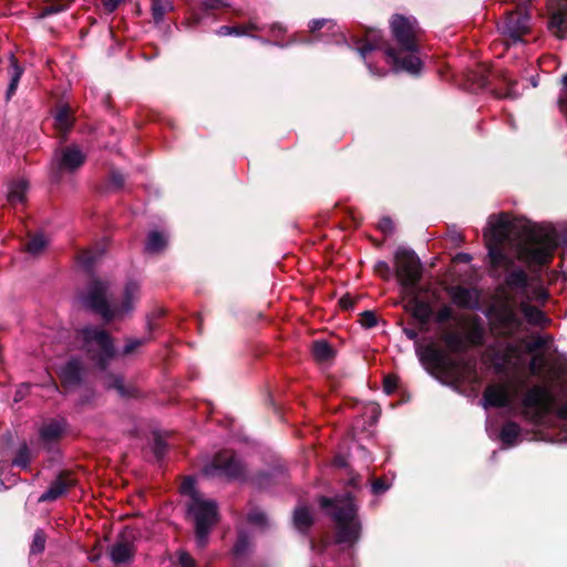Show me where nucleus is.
<instances>
[{
	"label": "nucleus",
	"mask_w": 567,
	"mask_h": 567,
	"mask_svg": "<svg viewBox=\"0 0 567 567\" xmlns=\"http://www.w3.org/2000/svg\"><path fill=\"white\" fill-rule=\"evenodd\" d=\"M21 70L20 68L18 66V64L16 62L12 63V73H11V80H10V84H9V87H8V92H7V96L8 99L11 97V95L16 92V89L18 86V83L20 81V78H21Z\"/></svg>",
	"instance_id": "c9c22d12"
},
{
	"label": "nucleus",
	"mask_w": 567,
	"mask_h": 567,
	"mask_svg": "<svg viewBox=\"0 0 567 567\" xmlns=\"http://www.w3.org/2000/svg\"><path fill=\"white\" fill-rule=\"evenodd\" d=\"M102 1H103L104 8L109 12H113L120 6V3L123 2L124 0H102Z\"/></svg>",
	"instance_id": "603ef678"
},
{
	"label": "nucleus",
	"mask_w": 567,
	"mask_h": 567,
	"mask_svg": "<svg viewBox=\"0 0 567 567\" xmlns=\"http://www.w3.org/2000/svg\"><path fill=\"white\" fill-rule=\"evenodd\" d=\"M179 488L183 495H187L190 498L187 505L188 514L195 523L197 546L203 548L207 544L213 526L218 520L217 504L212 499L203 497L196 491L193 477L184 478Z\"/></svg>",
	"instance_id": "39448f33"
},
{
	"label": "nucleus",
	"mask_w": 567,
	"mask_h": 567,
	"mask_svg": "<svg viewBox=\"0 0 567 567\" xmlns=\"http://www.w3.org/2000/svg\"><path fill=\"white\" fill-rule=\"evenodd\" d=\"M374 270L383 279H389L391 276L390 266L385 261L377 262Z\"/></svg>",
	"instance_id": "c03bdc74"
},
{
	"label": "nucleus",
	"mask_w": 567,
	"mask_h": 567,
	"mask_svg": "<svg viewBox=\"0 0 567 567\" xmlns=\"http://www.w3.org/2000/svg\"><path fill=\"white\" fill-rule=\"evenodd\" d=\"M312 354L318 362H328L333 358L334 351L327 341L318 340L312 344Z\"/></svg>",
	"instance_id": "bb28decb"
},
{
	"label": "nucleus",
	"mask_w": 567,
	"mask_h": 567,
	"mask_svg": "<svg viewBox=\"0 0 567 567\" xmlns=\"http://www.w3.org/2000/svg\"><path fill=\"white\" fill-rule=\"evenodd\" d=\"M45 547V536L42 530H37L33 536V542L31 545V553L39 554L44 550Z\"/></svg>",
	"instance_id": "4c0bfd02"
},
{
	"label": "nucleus",
	"mask_w": 567,
	"mask_h": 567,
	"mask_svg": "<svg viewBox=\"0 0 567 567\" xmlns=\"http://www.w3.org/2000/svg\"><path fill=\"white\" fill-rule=\"evenodd\" d=\"M333 22L331 20H327V19H318V20H313L310 22V30L313 32V31H317L323 27H328L329 29H331L333 27Z\"/></svg>",
	"instance_id": "a18cd8bd"
},
{
	"label": "nucleus",
	"mask_w": 567,
	"mask_h": 567,
	"mask_svg": "<svg viewBox=\"0 0 567 567\" xmlns=\"http://www.w3.org/2000/svg\"><path fill=\"white\" fill-rule=\"evenodd\" d=\"M107 386L117 390V392L121 395H125L126 394V392L124 390L123 380L121 378H118V377L114 378L113 383L107 384Z\"/></svg>",
	"instance_id": "49530a36"
},
{
	"label": "nucleus",
	"mask_w": 567,
	"mask_h": 567,
	"mask_svg": "<svg viewBox=\"0 0 567 567\" xmlns=\"http://www.w3.org/2000/svg\"><path fill=\"white\" fill-rule=\"evenodd\" d=\"M141 341L140 340H133V341H130L127 342V344L125 346L124 348V353H131L132 351H134L137 347L141 346Z\"/></svg>",
	"instance_id": "5fc2aeb1"
},
{
	"label": "nucleus",
	"mask_w": 567,
	"mask_h": 567,
	"mask_svg": "<svg viewBox=\"0 0 567 567\" xmlns=\"http://www.w3.org/2000/svg\"><path fill=\"white\" fill-rule=\"evenodd\" d=\"M395 272L403 289L412 292L422 276L421 262L412 250L399 249L395 252Z\"/></svg>",
	"instance_id": "9d476101"
},
{
	"label": "nucleus",
	"mask_w": 567,
	"mask_h": 567,
	"mask_svg": "<svg viewBox=\"0 0 567 567\" xmlns=\"http://www.w3.org/2000/svg\"><path fill=\"white\" fill-rule=\"evenodd\" d=\"M248 522L252 525L264 526L267 523V517L262 512L254 511L248 515Z\"/></svg>",
	"instance_id": "a19ab883"
},
{
	"label": "nucleus",
	"mask_w": 567,
	"mask_h": 567,
	"mask_svg": "<svg viewBox=\"0 0 567 567\" xmlns=\"http://www.w3.org/2000/svg\"><path fill=\"white\" fill-rule=\"evenodd\" d=\"M431 315L430 306L425 302L414 300V316L422 321L429 320Z\"/></svg>",
	"instance_id": "e433bc0d"
},
{
	"label": "nucleus",
	"mask_w": 567,
	"mask_h": 567,
	"mask_svg": "<svg viewBox=\"0 0 567 567\" xmlns=\"http://www.w3.org/2000/svg\"><path fill=\"white\" fill-rule=\"evenodd\" d=\"M99 557H100V555H99V554L91 555V556H90V560L95 561V560H97V559H99Z\"/></svg>",
	"instance_id": "052dcab7"
},
{
	"label": "nucleus",
	"mask_w": 567,
	"mask_h": 567,
	"mask_svg": "<svg viewBox=\"0 0 567 567\" xmlns=\"http://www.w3.org/2000/svg\"><path fill=\"white\" fill-rule=\"evenodd\" d=\"M173 0H152V16L156 23L163 21L166 13L173 10Z\"/></svg>",
	"instance_id": "c85d7f7f"
},
{
	"label": "nucleus",
	"mask_w": 567,
	"mask_h": 567,
	"mask_svg": "<svg viewBox=\"0 0 567 567\" xmlns=\"http://www.w3.org/2000/svg\"><path fill=\"white\" fill-rule=\"evenodd\" d=\"M74 117L72 114V110L68 105H62L59 107L55 114V127L60 132L66 133L73 125Z\"/></svg>",
	"instance_id": "393cba45"
},
{
	"label": "nucleus",
	"mask_w": 567,
	"mask_h": 567,
	"mask_svg": "<svg viewBox=\"0 0 567 567\" xmlns=\"http://www.w3.org/2000/svg\"><path fill=\"white\" fill-rule=\"evenodd\" d=\"M441 339L451 352L460 353L468 349L465 338L461 332L446 331L442 334Z\"/></svg>",
	"instance_id": "4be33fe9"
},
{
	"label": "nucleus",
	"mask_w": 567,
	"mask_h": 567,
	"mask_svg": "<svg viewBox=\"0 0 567 567\" xmlns=\"http://www.w3.org/2000/svg\"><path fill=\"white\" fill-rule=\"evenodd\" d=\"M520 434V427L515 422H507L501 430V440L507 445H514Z\"/></svg>",
	"instance_id": "7c9ffc66"
},
{
	"label": "nucleus",
	"mask_w": 567,
	"mask_h": 567,
	"mask_svg": "<svg viewBox=\"0 0 567 567\" xmlns=\"http://www.w3.org/2000/svg\"><path fill=\"white\" fill-rule=\"evenodd\" d=\"M83 347L96 364L104 369L107 361L114 355V347L110 336L96 328L86 327L80 332Z\"/></svg>",
	"instance_id": "0eeeda50"
},
{
	"label": "nucleus",
	"mask_w": 567,
	"mask_h": 567,
	"mask_svg": "<svg viewBox=\"0 0 567 567\" xmlns=\"http://www.w3.org/2000/svg\"><path fill=\"white\" fill-rule=\"evenodd\" d=\"M134 553L133 544L126 540H120L111 549V559L115 564L128 561Z\"/></svg>",
	"instance_id": "412c9836"
},
{
	"label": "nucleus",
	"mask_w": 567,
	"mask_h": 567,
	"mask_svg": "<svg viewBox=\"0 0 567 567\" xmlns=\"http://www.w3.org/2000/svg\"><path fill=\"white\" fill-rule=\"evenodd\" d=\"M368 68L370 69V71L373 73V74H377V75H384L386 72L385 71H374L372 65L370 63H368Z\"/></svg>",
	"instance_id": "bf43d9fd"
},
{
	"label": "nucleus",
	"mask_w": 567,
	"mask_h": 567,
	"mask_svg": "<svg viewBox=\"0 0 567 567\" xmlns=\"http://www.w3.org/2000/svg\"><path fill=\"white\" fill-rule=\"evenodd\" d=\"M166 244L167 239L164 234L152 231L147 237L145 249L151 254H156L162 251L166 247Z\"/></svg>",
	"instance_id": "c756f323"
},
{
	"label": "nucleus",
	"mask_w": 567,
	"mask_h": 567,
	"mask_svg": "<svg viewBox=\"0 0 567 567\" xmlns=\"http://www.w3.org/2000/svg\"><path fill=\"white\" fill-rule=\"evenodd\" d=\"M246 33H247V28L243 27V25H238V27H227V25H224V27H220L217 30V34L221 35V37H225V35H243V34H246Z\"/></svg>",
	"instance_id": "58836bf2"
},
{
	"label": "nucleus",
	"mask_w": 567,
	"mask_h": 567,
	"mask_svg": "<svg viewBox=\"0 0 567 567\" xmlns=\"http://www.w3.org/2000/svg\"><path fill=\"white\" fill-rule=\"evenodd\" d=\"M323 508L332 506L331 516L337 527V542L353 545L360 537V523L357 518V507L350 494L343 497L329 499L321 497Z\"/></svg>",
	"instance_id": "423d86ee"
},
{
	"label": "nucleus",
	"mask_w": 567,
	"mask_h": 567,
	"mask_svg": "<svg viewBox=\"0 0 567 567\" xmlns=\"http://www.w3.org/2000/svg\"><path fill=\"white\" fill-rule=\"evenodd\" d=\"M389 45L383 41L380 31L369 30L365 34V43L359 48L360 54L365 59L367 54L373 50H383L385 52Z\"/></svg>",
	"instance_id": "aec40b11"
},
{
	"label": "nucleus",
	"mask_w": 567,
	"mask_h": 567,
	"mask_svg": "<svg viewBox=\"0 0 567 567\" xmlns=\"http://www.w3.org/2000/svg\"><path fill=\"white\" fill-rule=\"evenodd\" d=\"M248 547H249L248 539L244 535H240L238 540L236 542V544L234 546V554L236 556H240V555L246 553Z\"/></svg>",
	"instance_id": "37998d69"
},
{
	"label": "nucleus",
	"mask_w": 567,
	"mask_h": 567,
	"mask_svg": "<svg viewBox=\"0 0 567 567\" xmlns=\"http://www.w3.org/2000/svg\"><path fill=\"white\" fill-rule=\"evenodd\" d=\"M244 472L241 462L230 451L218 453L204 468L205 475L239 478Z\"/></svg>",
	"instance_id": "f8f14e48"
},
{
	"label": "nucleus",
	"mask_w": 567,
	"mask_h": 567,
	"mask_svg": "<svg viewBox=\"0 0 567 567\" xmlns=\"http://www.w3.org/2000/svg\"><path fill=\"white\" fill-rule=\"evenodd\" d=\"M95 260V257L93 256V254L86 251V252H83L81 256H80V262L83 264V266L85 267H90Z\"/></svg>",
	"instance_id": "09e8293b"
},
{
	"label": "nucleus",
	"mask_w": 567,
	"mask_h": 567,
	"mask_svg": "<svg viewBox=\"0 0 567 567\" xmlns=\"http://www.w3.org/2000/svg\"><path fill=\"white\" fill-rule=\"evenodd\" d=\"M81 363L78 360L69 361L60 371V378L64 386H73L81 379Z\"/></svg>",
	"instance_id": "6ab92c4d"
},
{
	"label": "nucleus",
	"mask_w": 567,
	"mask_h": 567,
	"mask_svg": "<svg viewBox=\"0 0 567 567\" xmlns=\"http://www.w3.org/2000/svg\"><path fill=\"white\" fill-rule=\"evenodd\" d=\"M506 281L511 287L525 288L527 282V276L523 270H516L509 274Z\"/></svg>",
	"instance_id": "72a5a7b5"
},
{
	"label": "nucleus",
	"mask_w": 567,
	"mask_h": 567,
	"mask_svg": "<svg viewBox=\"0 0 567 567\" xmlns=\"http://www.w3.org/2000/svg\"><path fill=\"white\" fill-rule=\"evenodd\" d=\"M396 386V379L394 377L388 375L384 379V389L388 393L392 392Z\"/></svg>",
	"instance_id": "864d4df0"
},
{
	"label": "nucleus",
	"mask_w": 567,
	"mask_h": 567,
	"mask_svg": "<svg viewBox=\"0 0 567 567\" xmlns=\"http://www.w3.org/2000/svg\"><path fill=\"white\" fill-rule=\"evenodd\" d=\"M107 290L105 282L94 280L82 297L83 303L105 321L124 319L134 310L141 295L140 284L133 280L125 284L120 297L112 302L106 300Z\"/></svg>",
	"instance_id": "20e7f679"
},
{
	"label": "nucleus",
	"mask_w": 567,
	"mask_h": 567,
	"mask_svg": "<svg viewBox=\"0 0 567 567\" xmlns=\"http://www.w3.org/2000/svg\"><path fill=\"white\" fill-rule=\"evenodd\" d=\"M21 70L20 68L18 66V64L16 62L12 63V73H11V80H10V84H9V87H8V92H7V96L8 99L11 97V95L16 92V89L18 86V83L20 81V78H21Z\"/></svg>",
	"instance_id": "f704fd0d"
},
{
	"label": "nucleus",
	"mask_w": 567,
	"mask_h": 567,
	"mask_svg": "<svg viewBox=\"0 0 567 567\" xmlns=\"http://www.w3.org/2000/svg\"><path fill=\"white\" fill-rule=\"evenodd\" d=\"M432 360L457 382H475L476 371L475 362L464 357L452 358L441 351L432 350L430 352Z\"/></svg>",
	"instance_id": "1a4fd4ad"
},
{
	"label": "nucleus",
	"mask_w": 567,
	"mask_h": 567,
	"mask_svg": "<svg viewBox=\"0 0 567 567\" xmlns=\"http://www.w3.org/2000/svg\"><path fill=\"white\" fill-rule=\"evenodd\" d=\"M336 462H337V464H338V465H340V466L344 465V463H343L342 461H340V460H337Z\"/></svg>",
	"instance_id": "680f3d73"
},
{
	"label": "nucleus",
	"mask_w": 567,
	"mask_h": 567,
	"mask_svg": "<svg viewBox=\"0 0 567 567\" xmlns=\"http://www.w3.org/2000/svg\"><path fill=\"white\" fill-rule=\"evenodd\" d=\"M549 32L558 38H567V0H547Z\"/></svg>",
	"instance_id": "ddd939ff"
},
{
	"label": "nucleus",
	"mask_w": 567,
	"mask_h": 567,
	"mask_svg": "<svg viewBox=\"0 0 567 567\" xmlns=\"http://www.w3.org/2000/svg\"><path fill=\"white\" fill-rule=\"evenodd\" d=\"M389 488V485L385 484L382 480H375L372 484V489L374 493H382Z\"/></svg>",
	"instance_id": "3c124183"
},
{
	"label": "nucleus",
	"mask_w": 567,
	"mask_h": 567,
	"mask_svg": "<svg viewBox=\"0 0 567 567\" xmlns=\"http://www.w3.org/2000/svg\"><path fill=\"white\" fill-rule=\"evenodd\" d=\"M553 338L549 334H532L522 340L519 344H511L506 349L504 365L512 371V377L504 382L486 386L483 393V405L512 406L527 385V379L522 374L525 359L522 353L524 346L528 353L535 354L549 350Z\"/></svg>",
	"instance_id": "f03ea898"
},
{
	"label": "nucleus",
	"mask_w": 567,
	"mask_h": 567,
	"mask_svg": "<svg viewBox=\"0 0 567 567\" xmlns=\"http://www.w3.org/2000/svg\"><path fill=\"white\" fill-rule=\"evenodd\" d=\"M548 358L545 352L533 354L529 361V372L535 377H543L546 373Z\"/></svg>",
	"instance_id": "cd10ccee"
},
{
	"label": "nucleus",
	"mask_w": 567,
	"mask_h": 567,
	"mask_svg": "<svg viewBox=\"0 0 567 567\" xmlns=\"http://www.w3.org/2000/svg\"><path fill=\"white\" fill-rule=\"evenodd\" d=\"M520 311L527 322L533 326L545 327L550 322V319L540 309L530 306L527 301L520 303Z\"/></svg>",
	"instance_id": "a211bd4d"
},
{
	"label": "nucleus",
	"mask_w": 567,
	"mask_h": 567,
	"mask_svg": "<svg viewBox=\"0 0 567 567\" xmlns=\"http://www.w3.org/2000/svg\"><path fill=\"white\" fill-rule=\"evenodd\" d=\"M65 424L62 421L52 420L42 425L40 430L41 439L45 442L58 440L64 432Z\"/></svg>",
	"instance_id": "b1692460"
},
{
	"label": "nucleus",
	"mask_w": 567,
	"mask_h": 567,
	"mask_svg": "<svg viewBox=\"0 0 567 567\" xmlns=\"http://www.w3.org/2000/svg\"><path fill=\"white\" fill-rule=\"evenodd\" d=\"M379 228L383 233H391L393 230V223L390 218H382L379 223Z\"/></svg>",
	"instance_id": "de8ad7c7"
},
{
	"label": "nucleus",
	"mask_w": 567,
	"mask_h": 567,
	"mask_svg": "<svg viewBox=\"0 0 567 567\" xmlns=\"http://www.w3.org/2000/svg\"><path fill=\"white\" fill-rule=\"evenodd\" d=\"M532 0H519L517 10L509 12L504 21L498 24V30L504 38L506 45L515 44L523 40L529 30V14L524 8L525 4L530 3Z\"/></svg>",
	"instance_id": "6e6552de"
},
{
	"label": "nucleus",
	"mask_w": 567,
	"mask_h": 567,
	"mask_svg": "<svg viewBox=\"0 0 567 567\" xmlns=\"http://www.w3.org/2000/svg\"><path fill=\"white\" fill-rule=\"evenodd\" d=\"M177 563L179 567H196L195 560L183 550L177 553Z\"/></svg>",
	"instance_id": "79ce46f5"
},
{
	"label": "nucleus",
	"mask_w": 567,
	"mask_h": 567,
	"mask_svg": "<svg viewBox=\"0 0 567 567\" xmlns=\"http://www.w3.org/2000/svg\"><path fill=\"white\" fill-rule=\"evenodd\" d=\"M203 6L206 9H218L220 7H224V0H203Z\"/></svg>",
	"instance_id": "8fccbe9b"
},
{
	"label": "nucleus",
	"mask_w": 567,
	"mask_h": 567,
	"mask_svg": "<svg viewBox=\"0 0 567 567\" xmlns=\"http://www.w3.org/2000/svg\"><path fill=\"white\" fill-rule=\"evenodd\" d=\"M313 523L312 514L306 506H298L293 513L295 527L300 530H307Z\"/></svg>",
	"instance_id": "a878e982"
},
{
	"label": "nucleus",
	"mask_w": 567,
	"mask_h": 567,
	"mask_svg": "<svg viewBox=\"0 0 567 567\" xmlns=\"http://www.w3.org/2000/svg\"><path fill=\"white\" fill-rule=\"evenodd\" d=\"M449 295L454 305L461 308H476L478 305V295L475 290L462 286L450 288Z\"/></svg>",
	"instance_id": "f3484780"
},
{
	"label": "nucleus",
	"mask_w": 567,
	"mask_h": 567,
	"mask_svg": "<svg viewBox=\"0 0 567 567\" xmlns=\"http://www.w3.org/2000/svg\"><path fill=\"white\" fill-rule=\"evenodd\" d=\"M48 245V240L42 234L34 235L30 238V240L27 244V250L32 254L37 255L41 252Z\"/></svg>",
	"instance_id": "473e14b6"
},
{
	"label": "nucleus",
	"mask_w": 567,
	"mask_h": 567,
	"mask_svg": "<svg viewBox=\"0 0 567 567\" xmlns=\"http://www.w3.org/2000/svg\"><path fill=\"white\" fill-rule=\"evenodd\" d=\"M390 25L400 50L396 51L388 47L385 50L386 62L395 72L406 71L417 74L421 71L422 62L417 55L420 29L416 20L412 17L396 14L392 18Z\"/></svg>",
	"instance_id": "7ed1b4c3"
},
{
	"label": "nucleus",
	"mask_w": 567,
	"mask_h": 567,
	"mask_svg": "<svg viewBox=\"0 0 567 567\" xmlns=\"http://www.w3.org/2000/svg\"><path fill=\"white\" fill-rule=\"evenodd\" d=\"M364 319L367 320V326L372 327L374 324V317L371 312L364 313Z\"/></svg>",
	"instance_id": "6e6d98bb"
},
{
	"label": "nucleus",
	"mask_w": 567,
	"mask_h": 567,
	"mask_svg": "<svg viewBox=\"0 0 567 567\" xmlns=\"http://www.w3.org/2000/svg\"><path fill=\"white\" fill-rule=\"evenodd\" d=\"M489 322L492 329L503 336H514L520 331L523 326L514 306L508 301L494 305L491 308Z\"/></svg>",
	"instance_id": "9b49d317"
},
{
	"label": "nucleus",
	"mask_w": 567,
	"mask_h": 567,
	"mask_svg": "<svg viewBox=\"0 0 567 567\" xmlns=\"http://www.w3.org/2000/svg\"><path fill=\"white\" fill-rule=\"evenodd\" d=\"M458 321L463 324V336L467 348L482 346L484 343L485 328L477 316H462L458 318Z\"/></svg>",
	"instance_id": "2eb2a0df"
},
{
	"label": "nucleus",
	"mask_w": 567,
	"mask_h": 567,
	"mask_svg": "<svg viewBox=\"0 0 567 567\" xmlns=\"http://www.w3.org/2000/svg\"><path fill=\"white\" fill-rule=\"evenodd\" d=\"M28 190V183L24 179H18L9 185L8 202L12 206L23 204Z\"/></svg>",
	"instance_id": "5701e85b"
},
{
	"label": "nucleus",
	"mask_w": 567,
	"mask_h": 567,
	"mask_svg": "<svg viewBox=\"0 0 567 567\" xmlns=\"http://www.w3.org/2000/svg\"><path fill=\"white\" fill-rule=\"evenodd\" d=\"M456 259L463 262H468L471 260V257L467 254H458L456 256Z\"/></svg>",
	"instance_id": "13d9d810"
},
{
	"label": "nucleus",
	"mask_w": 567,
	"mask_h": 567,
	"mask_svg": "<svg viewBox=\"0 0 567 567\" xmlns=\"http://www.w3.org/2000/svg\"><path fill=\"white\" fill-rule=\"evenodd\" d=\"M537 300H542L544 301L546 298H547V293L544 289L539 288L537 291H536V297H535Z\"/></svg>",
	"instance_id": "4d7b16f0"
},
{
	"label": "nucleus",
	"mask_w": 567,
	"mask_h": 567,
	"mask_svg": "<svg viewBox=\"0 0 567 567\" xmlns=\"http://www.w3.org/2000/svg\"><path fill=\"white\" fill-rule=\"evenodd\" d=\"M451 319H455L454 311L450 306H442L435 313V320L439 323H444Z\"/></svg>",
	"instance_id": "ea45409f"
},
{
	"label": "nucleus",
	"mask_w": 567,
	"mask_h": 567,
	"mask_svg": "<svg viewBox=\"0 0 567 567\" xmlns=\"http://www.w3.org/2000/svg\"><path fill=\"white\" fill-rule=\"evenodd\" d=\"M86 155L76 145L63 147L54 156V164L59 172L72 173L80 168L85 162Z\"/></svg>",
	"instance_id": "4468645a"
},
{
	"label": "nucleus",
	"mask_w": 567,
	"mask_h": 567,
	"mask_svg": "<svg viewBox=\"0 0 567 567\" xmlns=\"http://www.w3.org/2000/svg\"><path fill=\"white\" fill-rule=\"evenodd\" d=\"M74 482V478L69 473L60 474L56 480L52 482L48 491L39 497V502L58 499L73 486Z\"/></svg>",
	"instance_id": "dca6fc26"
},
{
	"label": "nucleus",
	"mask_w": 567,
	"mask_h": 567,
	"mask_svg": "<svg viewBox=\"0 0 567 567\" xmlns=\"http://www.w3.org/2000/svg\"><path fill=\"white\" fill-rule=\"evenodd\" d=\"M32 460V454L30 449L23 444L19 447L17 455L13 460V465L20 467V468H28Z\"/></svg>",
	"instance_id": "2f4dec72"
},
{
	"label": "nucleus",
	"mask_w": 567,
	"mask_h": 567,
	"mask_svg": "<svg viewBox=\"0 0 567 567\" xmlns=\"http://www.w3.org/2000/svg\"><path fill=\"white\" fill-rule=\"evenodd\" d=\"M484 240L494 268L508 269L515 260L528 266L549 262L558 246L556 229L550 225H532L508 214L492 215Z\"/></svg>",
	"instance_id": "f257e3e1"
}]
</instances>
